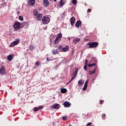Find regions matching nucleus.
<instances>
[{
    "label": "nucleus",
    "mask_w": 126,
    "mask_h": 126,
    "mask_svg": "<svg viewBox=\"0 0 126 126\" xmlns=\"http://www.w3.org/2000/svg\"><path fill=\"white\" fill-rule=\"evenodd\" d=\"M87 47L89 49L91 48H96L98 47V42H89L86 44Z\"/></svg>",
    "instance_id": "nucleus-1"
},
{
    "label": "nucleus",
    "mask_w": 126,
    "mask_h": 126,
    "mask_svg": "<svg viewBox=\"0 0 126 126\" xmlns=\"http://www.w3.org/2000/svg\"><path fill=\"white\" fill-rule=\"evenodd\" d=\"M41 20L43 24H48L50 22V18L47 16H44L42 17Z\"/></svg>",
    "instance_id": "nucleus-2"
},
{
    "label": "nucleus",
    "mask_w": 126,
    "mask_h": 126,
    "mask_svg": "<svg viewBox=\"0 0 126 126\" xmlns=\"http://www.w3.org/2000/svg\"><path fill=\"white\" fill-rule=\"evenodd\" d=\"M62 37H63V34L62 33H59L57 35L54 42L55 45H58V44H59L60 41H61V39H62Z\"/></svg>",
    "instance_id": "nucleus-3"
},
{
    "label": "nucleus",
    "mask_w": 126,
    "mask_h": 126,
    "mask_svg": "<svg viewBox=\"0 0 126 126\" xmlns=\"http://www.w3.org/2000/svg\"><path fill=\"white\" fill-rule=\"evenodd\" d=\"M20 23L18 22H16L14 23V25H13V27H14V29H15V31H17V30H18V29H20V28H22V26H20Z\"/></svg>",
    "instance_id": "nucleus-4"
},
{
    "label": "nucleus",
    "mask_w": 126,
    "mask_h": 126,
    "mask_svg": "<svg viewBox=\"0 0 126 126\" xmlns=\"http://www.w3.org/2000/svg\"><path fill=\"white\" fill-rule=\"evenodd\" d=\"M94 62V63L93 64H89L88 65L89 67H92V66H94V65H96V63H97V60L96 59L93 58L91 59V62Z\"/></svg>",
    "instance_id": "nucleus-5"
},
{
    "label": "nucleus",
    "mask_w": 126,
    "mask_h": 126,
    "mask_svg": "<svg viewBox=\"0 0 126 126\" xmlns=\"http://www.w3.org/2000/svg\"><path fill=\"white\" fill-rule=\"evenodd\" d=\"M5 73H6L5 72V67L3 66H1L0 68V74L3 75V74H5Z\"/></svg>",
    "instance_id": "nucleus-6"
},
{
    "label": "nucleus",
    "mask_w": 126,
    "mask_h": 126,
    "mask_svg": "<svg viewBox=\"0 0 126 126\" xmlns=\"http://www.w3.org/2000/svg\"><path fill=\"white\" fill-rule=\"evenodd\" d=\"M18 44H19V40H16L11 43L9 45V47H14V46H16V45H18Z\"/></svg>",
    "instance_id": "nucleus-7"
},
{
    "label": "nucleus",
    "mask_w": 126,
    "mask_h": 126,
    "mask_svg": "<svg viewBox=\"0 0 126 126\" xmlns=\"http://www.w3.org/2000/svg\"><path fill=\"white\" fill-rule=\"evenodd\" d=\"M63 105L65 108H69V107H70L71 104L69 103V102L66 101L63 103Z\"/></svg>",
    "instance_id": "nucleus-8"
},
{
    "label": "nucleus",
    "mask_w": 126,
    "mask_h": 126,
    "mask_svg": "<svg viewBox=\"0 0 126 126\" xmlns=\"http://www.w3.org/2000/svg\"><path fill=\"white\" fill-rule=\"evenodd\" d=\"M70 22L72 26H73L75 23V18L74 17H72L70 20Z\"/></svg>",
    "instance_id": "nucleus-9"
},
{
    "label": "nucleus",
    "mask_w": 126,
    "mask_h": 126,
    "mask_svg": "<svg viewBox=\"0 0 126 126\" xmlns=\"http://www.w3.org/2000/svg\"><path fill=\"white\" fill-rule=\"evenodd\" d=\"M60 108V104H55L51 106V109H59Z\"/></svg>",
    "instance_id": "nucleus-10"
},
{
    "label": "nucleus",
    "mask_w": 126,
    "mask_h": 126,
    "mask_svg": "<svg viewBox=\"0 0 126 126\" xmlns=\"http://www.w3.org/2000/svg\"><path fill=\"white\" fill-rule=\"evenodd\" d=\"M43 108H44L43 106H40L38 107H34L33 111L34 112H37V111H39V110H42Z\"/></svg>",
    "instance_id": "nucleus-11"
},
{
    "label": "nucleus",
    "mask_w": 126,
    "mask_h": 126,
    "mask_svg": "<svg viewBox=\"0 0 126 126\" xmlns=\"http://www.w3.org/2000/svg\"><path fill=\"white\" fill-rule=\"evenodd\" d=\"M14 57V55H13V54L9 55V56H7L8 61H9V62H11Z\"/></svg>",
    "instance_id": "nucleus-12"
},
{
    "label": "nucleus",
    "mask_w": 126,
    "mask_h": 126,
    "mask_svg": "<svg viewBox=\"0 0 126 126\" xmlns=\"http://www.w3.org/2000/svg\"><path fill=\"white\" fill-rule=\"evenodd\" d=\"M22 28H23V27H24V28H27V27H28L29 26V24H28L27 22H25L22 24Z\"/></svg>",
    "instance_id": "nucleus-13"
},
{
    "label": "nucleus",
    "mask_w": 126,
    "mask_h": 126,
    "mask_svg": "<svg viewBox=\"0 0 126 126\" xmlns=\"http://www.w3.org/2000/svg\"><path fill=\"white\" fill-rule=\"evenodd\" d=\"M36 16H37V20H38V21H40L42 19V17H43V14H38Z\"/></svg>",
    "instance_id": "nucleus-14"
},
{
    "label": "nucleus",
    "mask_w": 126,
    "mask_h": 126,
    "mask_svg": "<svg viewBox=\"0 0 126 126\" xmlns=\"http://www.w3.org/2000/svg\"><path fill=\"white\" fill-rule=\"evenodd\" d=\"M80 41V39L78 38H76L74 39H73V43L75 44V45H76L78 42Z\"/></svg>",
    "instance_id": "nucleus-15"
},
{
    "label": "nucleus",
    "mask_w": 126,
    "mask_h": 126,
    "mask_svg": "<svg viewBox=\"0 0 126 126\" xmlns=\"http://www.w3.org/2000/svg\"><path fill=\"white\" fill-rule=\"evenodd\" d=\"M43 3L44 4V6L47 7L49 6L50 3L49 2V1L48 0H43Z\"/></svg>",
    "instance_id": "nucleus-16"
},
{
    "label": "nucleus",
    "mask_w": 126,
    "mask_h": 126,
    "mask_svg": "<svg viewBox=\"0 0 126 126\" xmlns=\"http://www.w3.org/2000/svg\"><path fill=\"white\" fill-rule=\"evenodd\" d=\"M82 22L81 21H78L76 22L75 24V27H77V28H79V26L81 25Z\"/></svg>",
    "instance_id": "nucleus-17"
},
{
    "label": "nucleus",
    "mask_w": 126,
    "mask_h": 126,
    "mask_svg": "<svg viewBox=\"0 0 126 126\" xmlns=\"http://www.w3.org/2000/svg\"><path fill=\"white\" fill-rule=\"evenodd\" d=\"M62 52H67L68 51V47L67 46L62 49Z\"/></svg>",
    "instance_id": "nucleus-18"
},
{
    "label": "nucleus",
    "mask_w": 126,
    "mask_h": 126,
    "mask_svg": "<svg viewBox=\"0 0 126 126\" xmlns=\"http://www.w3.org/2000/svg\"><path fill=\"white\" fill-rule=\"evenodd\" d=\"M29 3L32 5H35V0H29Z\"/></svg>",
    "instance_id": "nucleus-19"
},
{
    "label": "nucleus",
    "mask_w": 126,
    "mask_h": 126,
    "mask_svg": "<svg viewBox=\"0 0 126 126\" xmlns=\"http://www.w3.org/2000/svg\"><path fill=\"white\" fill-rule=\"evenodd\" d=\"M59 4L60 6H61V7H63V5L64 4V0H61Z\"/></svg>",
    "instance_id": "nucleus-20"
},
{
    "label": "nucleus",
    "mask_w": 126,
    "mask_h": 126,
    "mask_svg": "<svg viewBox=\"0 0 126 126\" xmlns=\"http://www.w3.org/2000/svg\"><path fill=\"white\" fill-rule=\"evenodd\" d=\"M53 55H57V54H59V52H58V50L57 49H53L52 51Z\"/></svg>",
    "instance_id": "nucleus-21"
},
{
    "label": "nucleus",
    "mask_w": 126,
    "mask_h": 126,
    "mask_svg": "<svg viewBox=\"0 0 126 126\" xmlns=\"http://www.w3.org/2000/svg\"><path fill=\"white\" fill-rule=\"evenodd\" d=\"M78 85H79L80 86L81 85H83V84H84V80H79L78 81Z\"/></svg>",
    "instance_id": "nucleus-22"
},
{
    "label": "nucleus",
    "mask_w": 126,
    "mask_h": 126,
    "mask_svg": "<svg viewBox=\"0 0 126 126\" xmlns=\"http://www.w3.org/2000/svg\"><path fill=\"white\" fill-rule=\"evenodd\" d=\"M61 93H66L67 90L66 89H61Z\"/></svg>",
    "instance_id": "nucleus-23"
},
{
    "label": "nucleus",
    "mask_w": 126,
    "mask_h": 126,
    "mask_svg": "<svg viewBox=\"0 0 126 126\" xmlns=\"http://www.w3.org/2000/svg\"><path fill=\"white\" fill-rule=\"evenodd\" d=\"M33 12V15H34V16H37V15L39 14V13H38V11H37V10H34Z\"/></svg>",
    "instance_id": "nucleus-24"
},
{
    "label": "nucleus",
    "mask_w": 126,
    "mask_h": 126,
    "mask_svg": "<svg viewBox=\"0 0 126 126\" xmlns=\"http://www.w3.org/2000/svg\"><path fill=\"white\" fill-rule=\"evenodd\" d=\"M71 3L72 4H74V5H76L77 4V1H76V0H72Z\"/></svg>",
    "instance_id": "nucleus-25"
},
{
    "label": "nucleus",
    "mask_w": 126,
    "mask_h": 126,
    "mask_svg": "<svg viewBox=\"0 0 126 126\" xmlns=\"http://www.w3.org/2000/svg\"><path fill=\"white\" fill-rule=\"evenodd\" d=\"M78 72V69L77 68L76 69V70H75L74 72V74L73 75L75 76H76V75H77V73Z\"/></svg>",
    "instance_id": "nucleus-26"
},
{
    "label": "nucleus",
    "mask_w": 126,
    "mask_h": 126,
    "mask_svg": "<svg viewBox=\"0 0 126 126\" xmlns=\"http://www.w3.org/2000/svg\"><path fill=\"white\" fill-rule=\"evenodd\" d=\"M95 70H93V71H90L89 72V74L90 75H92V74H94V73H95Z\"/></svg>",
    "instance_id": "nucleus-27"
},
{
    "label": "nucleus",
    "mask_w": 126,
    "mask_h": 126,
    "mask_svg": "<svg viewBox=\"0 0 126 126\" xmlns=\"http://www.w3.org/2000/svg\"><path fill=\"white\" fill-rule=\"evenodd\" d=\"M29 48L31 51H33V50H34V46L33 45H30Z\"/></svg>",
    "instance_id": "nucleus-28"
},
{
    "label": "nucleus",
    "mask_w": 126,
    "mask_h": 126,
    "mask_svg": "<svg viewBox=\"0 0 126 126\" xmlns=\"http://www.w3.org/2000/svg\"><path fill=\"white\" fill-rule=\"evenodd\" d=\"M55 48L56 49H58L59 50H61V49H62V46L61 45L56 46Z\"/></svg>",
    "instance_id": "nucleus-29"
},
{
    "label": "nucleus",
    "mask_w": 126,
    "mask_h": 126,
    "mask_svg": "<svg viewBox=\"0 0 126 126\" xmlns=\"http://www.w3.org/2000/svg\"><path fill=\"white\" fill-rule=\"evenodd\" d=\"M19 20H21V21H23V17L20 16L19 17Z\"/></svg>",
    "instance_id": "nucleus-30"
},
{
    "label": "nucleus",
    "mask_w": 126,
    "mask_h": 126,
    "mask_svg": "<svg viewBox=\"0 0 126 126\" xmlns=\"http://www.w3.org/2000/svg\"><path fill=\"white\" fill-rule=\"evenodd\" d=\"M76 77V76H74L73 75V76L72 77L71 79L70 80V82L72 81V80H73V79H74V78H75Z\"/></svg>",
    "instance_id": "nucleus-31"
},
{
    "label": "nucleus",
    "mask_w": 126,
    "mask_h": 126,
    "mask_svg": "<svg viewBox=\"0 0 126 126\" xmlns=\"http://www.w3.org/2000/svg\"><path fill=\"white\" fill-rule=\"evenodd\" d=\"M86 88H87V85H84V87L83 88V90H86Z\"/></svg>",
    "instance_id": "nucleus-32"
},
{
    "label": "nucleus",
    "mask_w": 126,
    "mask_h": 126,
    "mask_svg": "<svg viewBox=\"0 0 126 126\" xmlns=\"http://www.w3.org/2000/svg\"><path fill=\"white\" fill-rule=\"evenodd\" d=\"M84 69H85V71H87V65H85L84 66Z\"/></svg>",
    "instance_id": "nucleus-33"
},
{
    "label": "nucleus",
    "mask_w": 126,
    "mask_h": 126,
    "mask_svg": "<svg viewBox=\"0 0 126 126\" xmlns=\"http://www.w3.org/2000/svg\"><path fill=\"white\" fill-rule=\"evenodd\" d=\"M47 62H51V61H53V59H51L50 58H47Z\"/></svg>",
    "instance_id": "nucleus-34"
},
{
    "label": "nucleus",
    "mask_w": 126,
    "mask_h": 126,
    "mask_svg": "<svg viewBox=\"0 0 126 126\" xmlns=\"http://www.w3.org/2000/svg\"><path fill=\"white\" fill-rule=\"evenodd\" d=\"M92 125V123H89L86 125V126H91Z\"/></svg>",
    "instance_id": "nucleus-35"
},
{
    "label": "nucleus",
    "mask_w": 126,
    "mask_h": 126,
    "mask_svg": "<svg viewBox=\"0 0 126 126\" xmlns=\"http://www.w3.org/2000/svg\"><path fill=\"white\" fill-rule=\"evenodd\" d=\"M63 63H67V61L66 60V59H64L63 60Z\"/></svg>",
    "instance_id": "nucleus-36"
},
{
    "label": "nucleus",
    "mask_w": 126,
    "mask_h": 126,
    "mask_svg": "<svg viewBox=\"0 0 126 126\" xmlns=\"http://www.w3.org/2000/svg\"><path fill=\"white\" fill-rule=\"evenodd\" d=\"M63 121H66V120H67V118H66V117H63Z\"/></svg>",
    "instance_id": "nucleus-37"
},
{
    "label": "nucleus",
    "mask_w": 126,
    "mask_h": 126,
    "mask_svg": "<svg viewBox=\"0 0 126 126\" xmlns=\"http://www.w3.org/2000/svg\"><path fill=\"white\" fill-rule=\"evenodd\" d=\"M35 65H40V63L38 62H35Z\"/></svg>",
    "instance_id": "nucleus-38"
},
{
    "label": "nucleus",
    "mask_w": 126,
    "mask_h": 126,
    "mask_svg": "<svg viewBox=\"0 0 126 126\" xmlns=\"http://www.w3.org/2000/svg\"><path fill=\"white\" fill-rule=\"evenodd\" d=\"M88 63V60L87 59L85 60V65H87V63Z\"/></svg>",
    "instance_id": "nucleus-39"
},
{
    "label": "nucleus",
    "mask_w": 126,
    "mask_h": 126,
    "mask_svg": "<svg viewBox=\"0 0 126 126\" xmlns=\"http://www.w3.org/2000/svg\"><path fill=\"white\" fill-rule=\"evenodd\" d=\"M87 84H88V80H87L85 83V85H87Z\"/></svg>",
    "instance_id": "nucleus-40"
},
{
    "label": "nucleus",
    "mask_w": 126,
    "mask_h": 126,
    "mask_svg": "<svg viewBox=\"0 0 126 126\" xmlns=\"http://www.w3.org/2000/svg\"><path fill=\"white\" fill-rule=\"evenodd\" d=\"M105 117H106V114H102V118H105Z\"/></svg>",
    "instance_id": "nucleus-41"
},
{
    "label": "nucleus",
    "mask_w": 126,
    "mask_h": 126,
    "mask_svg": "<svg viewBox=\"0 0 126 126\" xmlns=\"http://www.w3.org/2000/svg\"><path fill=\"white\" fill-rule=\"evenodd\" d=\"M100 104H103V100H100Z\"/></svg>",
    "instance_id": "nucleus-42"
},
{
    "label": "nucleus",
    "mask_w": 126,
    "mask_h": 126,
    "mask_svg": "<svg viewBox=\"0 0 126 126\" xmlns=\"http://www.w3.org/2000/svg\"><path fill=\"white\" fill-rule=\"evenodd\" d=\"M88 12H91V9H89L88 10Z\"/></svg>",
    "instance_id": "nucleus-43"
},
{
    "label": "nucleus",
    "mask_w": 126,
    "mask_h": 126,
    "mask_svg": "<svg viewBox=\"0 0 126 126\" xmlns=\"http://www.w3.org/2000/svg\"><path fill=\"white\" fill-rule=\"evenodd\" d=\"M70 82H71V81H70V80H69V82L67 83V85L69 84V83H70Z\"/></svg>",
    "instance_id": "nucleus-44"
},
{
    "label": "nucleus",
    "mask_w": 126,
    "mask_h": 126,
    "mask_svg": "<svg viewBox=\"0 0 126 126\" xmlns=\"http://www.w3.org/2000/svg\"><path fill=\"white\" fill-rule=\"evenodd\" d=\"M67 39L69 40V41H70V37H68Z\"/></svg>",
    "instance_id": "nucleus-45"
},
{
    "label": "nucleus",
    "mask_w": 126,
    "mask_h": 126,
    "mask_svg": "<svg viewBox=\"0 0 126 126\" xmlns=\"http://www.w3.org/2000/svg\"><path fill=\"white\" fill-rule=\"evenodd\" d=\"M54 29H53V30H52V31L54 32Z\"/></svg>",
    "instance_id": "nucleus-46"
},
{
    "label": "nucleus",
    "mask_w": 126,
    "mask_h": 126,
    "mask_svg": "<svg viewBox=\"0 0 126 126\" xmlns=\"http://www.w3.org/2000/svg\"><path fill=\"white\" fill-rule=\"evenodd\" d=\"M54 1H57V0H54Z\"/></svg>",
    "instance_id": "nucleus-47"
},
{
    "label": "nucleus",
    "mask_w": 126,
    "mask_h": 126,
    "mask_svg": "<svg viewBox=\"0 0 126 126\" xmlns=\"http://www.w3.org/2000/svg\"><path fill=\"white\" fill-rule=\"evenodd\" d=\"M19 13H20L19 12H18V14H19Z\"/></svg>",
    "instance_id": "nucleus-48"
},
{
    "label": "nucleus",
    "mask_w": 126,
    "mask_h": 126,
    "mask_svg": "<svg viewBox=\"0 0 126 126\" xmlns=\"http://www.w3.org/2000/svg\"><path fill=\"white\" fill-rule=\"evenodd\" d=\"M69 126H71V125H69Z\"/></svg>",
    "instance_id": "nucleus-49"
}]
</instances>
